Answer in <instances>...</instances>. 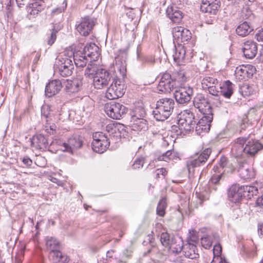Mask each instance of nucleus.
I'll return each mask as SVG.
<instances>
[{
    "mask_svg": "<svg viewBox=\"0 0 263 263\" xmlns=\"http://www.w3.org/2000/svg\"><path fill=\"white\" fill-rule=\"evenodd\" d=\"M186 79L183 72L175 73L173 77L169 73H164L161 77L157 89L161 93L170 92L179 86L181 83L185 82Z\"/></svg>",
    "mask_w": 263,
    "mask_h": 263,
    "instance_id": "nucleus-1",
    "label": "nucleus"
},
{
    "mask_svg": "<svg viewBox=\"0 0 263 263\" xmlns=\"http://www.w3.org/2000/svg\"><path fill=\"white\" fill-rule=\"evenodd\" d=\"M175 102L171 98H162L158 100L153 111L154 118L157 121H163L167 119L173 111Z\"/></svg>",
    "mask_w": 263,
    "mask_h": 263,
    "instance_id": "nucleus-2",
    "label": "nucleus"
},
{
    "mask_svg": "<svg viewBox=\"0 0 263 263\" xmlns=\"http://www.w3.org/2000/svg\"><path fill=\"white\" fill-rule=\"evenodd\" d=\"M160 241L164 247L177 254L182 251L184 245L180 237L171 235L167 232L161 234Z\"/></svg>",
    "mask_w": 263,
    "mask_h": 263,
    "instance_id": "nucleus-3",
    "label": "nucleus"
},
{
    "mask_svg": "<svg viewBox=\"0 0 263 263\" xmlns=\"http://www.w3.org/2000/svg\"><path fill=\"white\" fill-rule=\"evenodd\" d=\"M72 58L66 54L57 57L54 64V70L61 76L66 77L70 76L73 69Z\"/></svg>",
    "mask_w": 263,
    "mask_h": 263,
    "instance_id": "nucleus-4",
    "label": "nucleus"
},
{
    "mask_svg": "<svg viewBox=\"0 0 263 263\" xmlns=\"http://www.w3.org/2000/svg\"><path fill=\"white\" fill-rule=\"evenodd\" d=\"M194 116L192 112L189 110H184L180 114V117L178 120V126L173 125L172 126L173 130H175L178 133V129L180 130L179 134L181 133L183 130L189 132L194 128L195 125V121L194 120ZM177 135L179 133H177Z\"/></svg>",
    "mask_w": 263,
    "mask_h": 263,
    "instance_id": "nucleus-5",
    "label": "nucleus"
},
{
    "mask_svg": "<svg viewBox=\"0 0 263 263\" xmlns=\"http://www.w3.org/2000/svg\"><path fill=\"white\" fill-rule=\"evenodd\" d=\"M104 111L111 118L120 120L125 116L128 108L121 103L112 102L105 104Z\"/></svg>",
    "mask_w": 263,
    "mask_h": 263,
    "instance_id": "nucleus-6",
    "label": "nucleus"
},
{
    "mask_svg": "<svg viewBox=\"0 0 263 263\" xmlns=\"http://www.w3.org/2000/svg\"><path fill=\"white\" fill-rule=\"evenodd\" d=\"M93 141L91 143L94 152L100 154L106 151L110 144L108 138L101 132H96L93 134Z\"/></svg>",
    "mask_w": 263,
    "mask_h": 263,
    "instance_id": "nucleus-7",
    "label": "nucleus"
},
{
    "mask_svg": "<svg viewBox=\"0 0 263 263\" xmlns=\"http://www.w3.org/2000/svg\"><path fill=\"white\" fill-rule=\"evenodd\" d=\"M182 83L175 88L174 97L177 102L184 104L189 102L193 94V88L190 86H181Z\"/></svg>",
    "mask_w": 263,
    "mask_h": 263,
    "instance_id": "nucleus-8",
    "label": "nucleus"
},
{
    "mask_svg": "<svg viewBox=\"0 0 263 263\" xmlns=\"http://www.w3.org/2000/svg\"><path fill=\"white\" fill-rule=\"evenodd\" d=\"M124 93V85L119 80H115L107 88L105 97L109 100H114L121 97Z\"/></svg>",
    "mask_w": 263,
    "mask_h": 263,
    "instance_id": "nucleus-9",
    "label": "nucleus"
},
{
    "mask_svg": "<svg viewBox=\"0 0 263 263\" xmlns=\"http://www.w3.org/2000/svg\"><path fill=\"white\" fill-rule=\"evenodd\" d=\"M211 153L210 148H206L203 151L197 158L189 161L187 163V167L190 176H193L194 173V168L204 163L209 158Z\"/></svg>",
    "mask_w": 263,
    "mask_h": 263,
    "instance_id": "nucleus-10",
    "label": "nucleus"
},
{
    "mask_svg": "<svg viewBox=\"0 0 263 263\" xmlns=\"http://www.w3.org/2000/svg\"><path fill=\"white\" fill-rule=\"evenodd\" d=\"M111 76L109 72L103 68H100L96 73L93 79V84L95 88L102 89L108 85L110 81Z\"/></svg>",
    "mask_w": 263,
    "mask_h": 263,
    "instance_id": "nucleus-11",
    "label": "nucleus"
},
{
    "mask_svg": "<svg viewBox=\"0 0 263 263\" xmlns=\"http://www.w3.org/2000/svg\"><path fill=\"white\" fill-rule=\"evenodd\" d=\"M83 140L81 137L75 136L71 137L66 142L63 143L62 151L73 154L74 152L80 148L83 145Z\"/></svg>",
    "mask_w": 263,
    "mask_h": 263,
    "instance_id": "nucleus-12",
    "label": "nucleus"
},
{
    "mask_svg": "<svg viewBox=\"0 0 263 263\" xmlns=\"http://www.w3.org/2000/svg\"><path fill=\"white\" fill-rule=\"evenodd\" d=\"M245 139H246L245 140V154L253 156L263 148V145L258 140L252 138L251 135L245 137Z\"/></svg>",
    "mask_w": 263,
    "mask_h": 263,
    "instance_id": "nucleus-13",
    "label": "nucleus"
},
{
    "mask_svg": "<svg viewBox=\"0 0 263 263\" xmlns=\"http://www.w3.org/2000/svg\"><path fill=\"white\" fill-rule=\"evenodd\" d=\"M172 34L174 40L179 44L188 41L191 39L190 31L183 27L177 26L173 28Z\"/></svg>",
    "mask_w": 263,
    "mask_h": 263,
    "instance_id": "nucleus-14",
    "label": "nucleus"
},
{
    "mask_svg": "<svg viewBox=\"0 0 263 263\" xmlns=\"http://www.w3.org/2000/svg\"><path fill=\"white\" fill-rule=\"evenodd\" d=\"M206 114H203V117L199 120L196 124L197 132L203 131L208 132L210 129L211 123L213 121V114L211 110H208Z\"/></svg>",
    "mask_w": 263,
    "mask_h": 263,
    "instance_id": "nucleus-15",
    "label": "nucleus"
},
{
    "mask_svg": "<svg viewBox=\"0 0 263 263\" xmlns=\"http://www.w3.org/2000/svg\"><path fill=\"white\" fill-rule=\"evenodd\" d=\"M95 25V21L93 18L86 16L82 18L80 24L77 27V29L81 35L87 36Z\"/></svg>",
    "mask_w": 263,
    "mask_h": 263,
    "instance_id": "nucleus-16",
    "label": "nucleus"
},
{
    "mask_svg": "<svg viewBox=\"0 0 263 263\" xmlns=\"http://www.w3.org/2000/svg\"><path fill=\"white\" fill-rule=\"evenodd\" d=\"M193 103L194 106L202 114H206L208 110L212 111L208 99L202 94L199 93L194 98Z\"/></svg>",
    "mask_w": 263,
    "mask_h": 263,
    "instance_id": "nucleus-17",
    "label": "nucleus"
},
{
    "mask_svg": "<svg viewBox=\"0 0 263 263\" xmlns=\"http://www.w3.org/2000/svg\"><path fill=\"white\" fill-rule=\"evenodd\" d=\"M166 12L169 18L175 23H180L183 17V12L180 9L174 4L168 7Z\"/></svg>",
    "mask_w": 263,
    "mask_h": 263,
    "instance_id": "nucleus-18",
    "label": "nucleus"
},
{
    "mask_svg": "<svg viewBox=\"0 0 263 263\" xmlns=\"http://www.w3.org/2000/svg\"><path fill=\"white\" fill-rule=\"evenodd\" d=\"M82 52L92 61H97L100 54L99 47L91 43L84 47Z\"/></svg>",
    "mask_w": 263,
    "mask_h": 263,
    "instance_id": "nucleus-19",
    "label": "nucleus"
},
{
    "mask_svg": "<svg viewBox=\"0 0 263 263\" xmlns=\"http://www.w3.org/2000/svg\"><path fill=\"white\" fill-rule=\"evenodd\" d=\"M245 137H239L237 138L232 144L231 147V154L235 158L242 156L245 154V147L243 146L245 143Z\"/></svg>",
    "mask_w": 263,
    "mask_h": 263,
    "instance_id": "nucleus-20",
    "label": "nucleus"
},
{
    "mask_svg": "<svg viewBox=\"0 0 263 263\" xmlns=\"http://www.w3.org/2000/svg\"><path fill=\"white\" fill-rule=\"evenodd\" d=\"M129 126L135 131L145 130L147 129V121L144 118H138V116L131 115Z\"/></svg>",
    "mask_w": 263,
    "mask_h": 263,
    "instance_id": "nucleus-21",
    "label": "nucleus"
},
{
    "mask_svg": "<svg viewBox=\"0 0 263 263\" xmlns=\"http://www.w3.org/2000/svg\"><path fill=\"white\" fill-rule=\"evenodd\" d=\"M62 87L60 80H54L50 81L46 86L45 95L48 97H51L58 93Z\"/></svg>",
    "mask_w": 263,
    "mask_h": 263,
    "instance_id": "nucleus-22",
    "label": "nucleus"
},
{
    "mask_svg": "<svg viewBox=\"0 0 263 263\" xmlns=\"http://www.w3.org/2000/svg\"><path fill=\"white\" fill-rule=\"evenodd\" d=\"M228 194L229 200L234 203L239 202L244 198L241 187L237 185L231 186Z\"/></svg>",
    "mask_w": 263,
    "mask_h": 263,
    "instance_id": "nucleus-23",
    "label": "nucleus"
},
{
    "mask_svg": "<svg viewBox=\"0 0 263 263\" xmlns=\"http://www.w3.org/2000/svg\"><path fill=\"white\" fill-rule=\"evenodd\" d=\"M238 172L240 177L243 179H249L255 176L253 169L245 162H238Z\"/></svg>",
    "mask_w": 263,
    "mask_h": 263,
    "instance_id": "nucleus-24",
    "label": "nucleus"
},
{
    "mask_svg": "<svg viewBox=\"0 0 263 263\" xmlns=\"http://www.w3.org/2000/svg\"><path fill=\"white\" fill-rule=\"evenodd\" d=\"M242 51L246 58L252 59L254 58L257 52L256 43L252 41H247L244 43Z\"/></svg>",
    "mask_w": 263,
    "mask_h": 263,
    "instance_id": "nucleus-25",
    "label": "nucleus"
},
{
    "mask_svg": "<svg viewBox=\"0 0 263 263\" xmlns=\"http://www.w3.org/2000/svg\"><path fill=\"white\" fill-rule=\"evenodd\" d=\"M182 252L186 257L190 259H196L199 257L196 246L191 242L184 244Z\"/></svg>",
    "mask_w": 263,
    "mask_h": 263,
    "instance_id": "nucleus-26",
    "label": "nucleus"
},
{
    "mask_svg": "<svg viewBox=\"0 0 263 263\" xmlns=\"http://www.w3.org/2000/svg\"><path fill=\"white\" fill-rule=\"evenodd\" d=\"M186 54L185 47L181 44L175 46V52L173 54L174 61L179 65L184 63Z\"/></svg>",
    "mask_w": 263,
    "mask_h": 263,
    "instance_id": "nucleus-27",
    "label": "nucleus"
},
{
    "mask_svg": "<svg viewBox=\"0 0 263 263\" xmlns=\"http://www.w3.org/2000/svg\"><path fill=\"white\" fill-rule=\"evenodd\" d=\"M31 143V145L36 149H44L48 145L47 139L41 134L34 136L32 138Z\"/></svg>",
    "mask_w": 263,
    "mask_h": 263,
    "instance_id": "nucleus-28",
    "label": "nucleus"
},
{
    "mask_svg": "<svg viewBox=\"0 0 263 263\" xmlns=\"http://www.w3.org/2000/svg\"><path fill=\"white\" fill-rule=\"evenodd\" d=\"M221 168L223 170V172L231 173L236 168V162L234 160H228V159L222 156L220 158L219 162Z\"/></svg>",
    "mask_w": 263,
    "mask_h": 263,
    "instance_id": "nucleus-29",
    "label": "nucleus"
},
{
    "mask_svg": "<svg viewBox=\"0 0 263 263\" xmlns=\"http://www.w3.org/2000/svg\"><path fill=\"white\" fill-rule=\"evenodd\" d=\"M82 85L81 79L75 78L73 80H67L66 85L65 89L69 93H74L78 92Z\"/></svg>",
    "mask_w": 263,
    "mask_h": 263,
    "instance_id": "nucleus-30",
    "label": "nucleus"
},
{
    "mask_svg": "<svg viewBox=\"0 0 263 263\" xmlns=\"http://www.w3.org/2000/svg\"><path fill=\"white\" fill-rule=\"evenodd\" d=\"M77 67L83 68L86 65L88 60L87 57L81 51H78L73 53L71 57Z\"/></svg>",
    "mask_w": 263,
    "mask_h": 263,
    "instance_id": "nucleus-31",
    "label": "nucleus"
},
{
    "mask_svg": "<svg viewBox=\"0 0 263 263\" xmlns=\"http://www.w3.org/2000/svg\"><path fill=\"white\" fill-rule=\"evenodd\" d=\"M219 7L220 6L215 2H206L205 3H202L200 9L203 12L215 14Z\"/></svg>",
    "mask_w": 263,
    "mask_h": 263,
    "instance_id": "nucleus-32",
    "label": "nucleus"
},
{
    "mask_svg": "<svg viewBox=\"0 0 263 263\" xmlns=\"http://www.w3.org/2000/svg\"><path fill=\"white\" fill-rule=\"evenodd\" d=\"M253 30L254 28L248 22H244L237 26L236 32L239 36H245L248 35Z\"/></svg>",
    "mask_w": 263,
    "mask_h": 263,
    "instance_id": "nucleus-33",
    "label": "nucleus"
},
{
    "mask_svg": "<svg viewBox=\"0 0 263 263\" xmlns=\"http://www.w3.org/2000/svg\"><path fill=\"white\" fill-rule=\"evenodd\" d=\"M234 85L230 81L228 80L224 82L222 86L220 87V95L226 98H230L233 93Z\"/></svg>",
    "mask_w": 263,
    "mask_h": 263,
    "instance_id": "nucleus-34",
    "label": "nucleus"
},
{
    "mask_svg": "<svg viewBox=\"0 0 263 263\" xmlns=\"http://www.w3.org/2000/svg\"><path fill=\"white\" fill-rule=\"evenodd\" d=\"M235 75L237 79L243 81L249 78L250 73L248 72V67L242 65L236 67Z\"/></svg>",
    "mask_w": 263,
    "mask_h": 263,
    "instance_id": "nucleus-35",
    "label": "nucleus"
},
{
    "mask_svg": "<svg viewBox=\"0 0 263 263\" xmlns=\"http://www.w3.org/2000/svg\"><path fill=\"white\" fill-rule=\"evenodd\" d=\"M242 189L244 198L251 199L254 195L258 193V189L253 185H245L240 186Z\"/></svg>",
    "mask_w": 263,
    "mask_h": 263,
    "instance_id": "nucleus-36",
    "label": "nucleus"
},
{
    "mask_svg": "<svg viewBox=\"0 0 263 263\" xmlns=\"http://www.w3.org/2000/svg\"><path fill=\"white\" fill-rule=\"evenodd\" d=\"M50 255L52 256L53 263H65L68 261L67 256L57 250L51 251Z\"/></svg>",
    "mask_w": 263,
    "mask_h": 263,
    "instance_id": "nucleus-37",
    "label": "nucleus"
},
{
    "mask_svg": "<svg viewBox=\"0 0 263 263\" xmlns=\"http://www.w3.org/2000/svg\"><path fill=\"white\" fill-rule=\"evenodd\" d=\"M218 83V81L216 79L210 77H204L201 82L202 87L203 89H208L215 85H217Z\"/></svg>",
    "mask_w": 263,
    "mask_h": 263,
    "instance_id": "nucleus-38",
    "label": "nucleus"
},
{
    "mask_svg": "<svg viewBox=\"0 0 263 263\" xmlns=\"http://www.w3.org/2000/svg\"><path fill=\"white\" fill-rule=\"evenodd\" d=\"M99 69L100 68H98L96 65L88 64L85 71V76L93 79Z\"/></svg>",
    "mask_w": 263,
    "mask_h": 263,
    "instance_id": "nucleus-39",
    "label": "nucleus"
},
{
    "mask_svg": "<svg viewBox=\"0 0 263 263\" xmlns=\"http://www.w3.org/2000/svg\"><path fill=\"white\" fill-rule=\"evenodd\" d=\"M166 205V199L165 197L160 200L157 208V214L159 216L161 217L164 216L165 213Z\"/></svg>",
    "mask_w": 263,
    "mask_h": 263,
    "instance_id": "nucleus-40",
    "label": "nucleus"
},
{
    "mask_svg": "<svg viewBox=\"0 0 263 263\" xmlns=\"http://www.w3.org/2000/svg\"><path fill=\"white\" fill-rule=\"evenodd\" d=\"M213 171L214 172L215 174L212 175L211 178V181L214 184H217L221 179L223 173L221 172L220 168L217 166H214Z\"/></svg>",
    "mask_w": 263,
    "mask_h": 263,
    "instance_id": "nucleus-41",
    "label": "nucleus"
},
{
    "mask_svg": "<svg viewBox=\"0 0 263 263\" xmlns=\"http://www.w3.org/2000/svg\"><path fill=\"white\" fill-rule=\"evenodd\" d=\"M177 154L174 151H167L165 153H163L161 155L157 157L158 161H168V160L173 159Z\"/></svg>",
    "mask_w": 263,
    "mask_h": 263,
    "instance_id": "nucleus-42",
    "label": "nucleus"
},
{
    "mask_svg": "<svg viewBox=\"0 0 263 263\" xmlns=\"http://www.w3.org/2000/svg\"><path fill=\"white\" fill-rule=\"evenodd\" d=\"M240 91L242 95L243 96H249L253 94L255 92L253 87L248 84H244L241 86Z\"/></svg>",
    "mask_w": 263,
    "mask_h": 263,
    "instance_id": "nucleus-43",
    "label": "nucleus"
},
{
    "mask_svg": "<svg viewBox=\"0 0 263 263\" xmlns=\"http://www.w3.org/2000/svg\"><path fill=\"white\" fill-rule=\"evenodd\" d=\"M27 11L31 15H35L38 14L39 12L41 11V5L37 4L36 3L34 4H30L26 7Z\"/></svg>",
    "mask_w": 263,
    "mask_h": 263,
    "instance_id": "nucleus-44",
    "label": "nucleus"
},
{
    "mask_svg": "<svg viewBox=\"0 0 263 263\" xmlns=\"http://www.w3.org/2000/svg\"><path fill=\"white\" fill-rule=\"evenodd\" d=\"M115 68L120 72L121 76L122 77L126 75V66L125 62L116 61Z\"/></svg>",
    "mask_w": 263,
    "mask_h": 263,
    "instance_id": "nucleus-45",
    "label": "nucleus"
},
{
    "mask_svg": "<svg viewBox=\"0 0 263 263\" xmlns=\"http://www.w3.org/2000/svg\"><path fill=\"white\" fill-rule=\"evenodd\" d=\"M59 241L55 238L53 237H47L46 246L51 250V251L56 250L59 247Z\"/></svg>",
    "mask_w": 263,
    "mask_h": 263,
    "instance_id": "nucleus-46",
    "label": "nucleus"
},
{
    "mask_svg": "<svg viewBox=\"0 0 263 263\" xmlns=\"http://www.w3.org/2000/svg\"><path fill=\"white\" fill-rule=\"evenodd\" d=\"M120 125H121L120 123L116 122H111L106 125V130L109 133L113 134L119 129L118 126Z\"/></svg>",
    "mask_w": 263,
    "mask_h": 263,
    "instance_id": "nucleus-47",
    "label": "nucleus"
},
{
    "mask_svg": "<svg viewBox=\"0 0 263 263\" xmlns=\"http://www.w3.org/2000/svg\"><path fill=\"white\" fill-rule=\"evenodd\" d=\"M145 158L143 157L136 158L132 165L133 168L136 170L142 168L143 166Z\"/></svg>",
    "mask_w": 263,
    "mask_h": 263,
    "instance_id": "nucleus-48",
    "label": "nucleus"
},
{
    "mask_svg": "<svg viewBox=\"0 0 263 263\" xmlns=\"http://www.w3.org/2000/svg\"><path fill=\"white\" fill-rule=\"evenodd\" d=\"M189 238L187 242H191L192 243H196L198 241V234L196 231L191 230L189 231Z\"/></svg>",
    "mask_w": 263,
    "mask_h": 263,
    "instance_id": "nucleus-49",
    "label": "nucleus"
},
{
    "mask_svg": "<svg viewBox=\"0 0 263 263\" xmlns=\"http://www.w3.org/2000/svg\"><path fill=\"white\" fill-rule=\"evenodd\" d=\"M221 86L218 83L213 86L208 88V90L210 94L215 96H219L220 95Z\"/></svg>",
    "mask_w": 263,
    "mask_h": 263,
    "instance_id": "nucleus-50",
    "label": "nucleus"
},
{
    "mask_svg": "<svg viewBox=\"0 0 263 263\" xmlns=\"http://www.w3.org/2000/svg\"><path fill=\"white\" fill-rule=\"evenodd\" d=\"M201 243L202 246L206 249H210L212 245V242L209 237H202Z\"/></svg>",
    "mask_w": 263,
    "mask_h": 263,
    "instance_id": "nucleus-51",
    "label": "nucleus"
},
{
    "mask_svg": "<svg viewBox=\"0 0 263 263\" xmlns=\"http://www.w3.org/2000/svg\"><path fill=\"white\" fill-rule=\"evenodd\" d=\"M145 115V111L144 109L139 107L136 108L132 114V115L138 116V118H144Z\"/></svg>",
    "mask_w": 263,
    "mask_h": 263,
    "instance_id": "nucleus-52",
    "label": "nucleus"
},
{
    "mask_svg": "<svg viewBox=\"0 0 263 263\" xmlns=\"http://www.w3.org/2000/svg\"><path fill=\"white\" fill-rule=\"evenodd\" d=\"M222 248L221 246L219 244L215 245L213 248V255L214 257H218L221 252Z\"/></svg>",
    "mask_w": 263,
    "mask_h": 263,
    "instance_id": "nucleus-53",
    "label": "nucleus"
},
{
    "mask_svg": "<svg viewBox=\"0 0 263 263\" xmlns=\"http://www.w3.org/2000/svg\"><path fill=\"white\" fill-rule=\"evenodd\" d=\"M55 128L56 126L54 124L52 125L47 124L45 126V130L50 135H53L55 133Z\"/></svg>",
    "mask_w": 263,
    "mask_h": 263,
    "instance_id": "nucleus-54",
    "label": "nucleus"
},
{
    "mask_svg": "<svg viewBox=\"0 0 263 263\" xmlns=\"http://www.w3.org/2000/svg\"><path fill=\"white\" fill-rule=\"evenodd\" d=\"M57 31L53 30L51 33H50V36L48 37L47 42L49 45H52L55 41L57 38Z\"/></svg>",
    "mask_w": 263,
    "mask_h": 263,
    "instance_id": "nucleus-55",
    "label": "nucleus"
},
{
    "mask_svg": "<svg viewBox=\"0 0 263 263\" xmlns=\"http://www.w3.org/2000/svg\"><path fill=\"white\" fill-rule=\"evenodd\" d=\"M50 109V107L48 105H44L42 108V115L45 118H47L49 117L50 114L48 111Z\"/></svg>",
    "mask_w": 263,
    "mask_h": 263,
    "instance_id": "nucleus-56",
    "label": "nucleus"
},
{
    "mask_svg": "<svg viewBox=\"0 0 263 263\" xmlns=\"http://www.w3.org/2000/svg\"><path fill=\"white\" fill-rule=\"evenodd\" d=\"M143 64H153L155 62V59L152 57H145L142 59Z\"/></svg>",
    "mask_w": 263,
    "mask_h": 263,
    "instance_id": "nucleus-57",
    "label": "nucleus"
},
{
    "mask_svg": "<svg viewBox=\"0 0 263 263\" xmlns=\"http://www.w3.org/2000/svg\"><path fill=\"white\" fill-rule=\"evenodd\" d=\"M22 162L27 166H31L32 163V160L27 156L24 157V158L22 160Z\"/></svg>",
    "mask_w": 263,
    "mask_h": 263,
    "instance_id": "nucleus-58",
    "label": "nucleus"
},
{
    "mask_svg": "<svg viewBox=\"0 0 263 263\" xmlns=\"http://www.w3.org/2000/svg\"><path fill=\"white\" fill-rule=\"evenodd\" d=\"M255 37L258 42L263 43V30L258 31V33L256 34Z\"/></svg>",
    "mask_w": 263,
    "mask_h": 263,
    "instance_id": "nucleus-59",
    "label": "nucleus"
},
{
    "mask_svg": "<svg viewBox=\"0 0 263 263\" xmlns=\"http://www.w3.org/2000/svg\"><path fill=\"white\" fill-rule=\"evenodd\" d=\"M166 173V171L165 168H161L159 169H157L156 170V177L159 178V175H162L163 176H165Z\"/></svg>",
    "mask_w": 263,
    "mask_h": 263,
    "instance_id": "nucleus-60",
    "label": "nucleus"
},
{
    "mask_svg": "<svg viewBox=\"0 0 263 263\" xmlns=\"http://www.w3.org/2000/svg\"><path fill=\"white\" fill-rule=\"evenodd\" d=\"M256 204L257 206L263 207V194L257 199Z\"/></svg>",
    "mask_w": 263,
    "mask_h": 263,
    "instance_id": "nucleus-61",
    "label": "nucleus"
},
{
    "mask_svg": "<svg viewBox=\"0 0 263 263\" xmlns=\"http://www.w3.org/2000/svg\"><path fill=\"white\" fill-rule=\"evenodd\" d=\"M23 257V252L21 251L20 253L16 255L15 257V263H21L22 258Z\"/></svg>",
    "mask_w": 263,
    "mask_h": 263,
    "instance_id": "nucleus-62",
    "label": "nucleus"
},
{
    "mask_svg": "<svg viewBox=\"0 0 263 263\" xmlns=\"http://www.w3.org/2000/svg\"><path fill=\"white\" fill-rule=\"evenodd\" d=\"M15 1L17 6L20 8H21L23 6L26 5L27 2V0H16Z\"/></svg>",
    "mask_w": 263,
    "mask_h": 263,
    "instance_id": "nucleus-63",
    "label": "nucleus"
},
{
    "mask_svg": "<svg viewBox=\"0 0 263 263\" xmlns=\"http://www.w3.org/2000/svg\"><path fill=\"white\" fill-rule=\"evenodd\" d=\"M257 231H258V233L259 234H260V235H263V223H258Z\"/></svg>",
    "mask_w": 263,
    "mask_h": 263,
    "instance_id": "nucleus-64",
    "label": "nucleus"
}]
</instances>
